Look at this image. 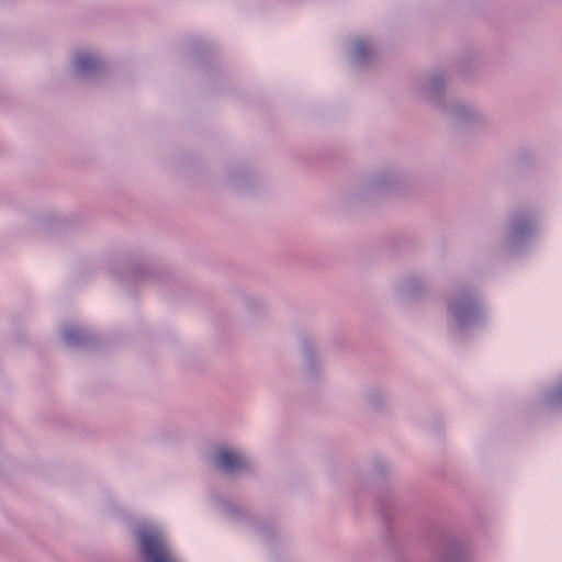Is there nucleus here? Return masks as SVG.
<instances>
[{
  "label": "nucleus",
  "instance_id": "10",
  "mask_svg": "<svg viewBox=\"0 0 562 562\" xmlns=\"http://www.w3.org/2000/svg\"><path fill=\"white\" fill-rule=\"evenodd\" d=\"M346 55L353 69L363 70L375 60L376 47L371 37L357 35L348 41Z\"/></svg>",
  "mask_w": 562,
  "mask_h": 562
},
{
  "label": "nucleus",
  "instance_id": "9",
  "mask_svg": "<svg viewBox=\"0 0 562 562\" xmlns=\"http://www.w3.org/2000/svg\"><path fill=\"white\" fill-rule=\"evenodd\" d=\"M538 218L529 212H519L509 221L505 243L510 249H520L537 232Z\"/></svg>",
  "mask_w": 562,
  "mask_h": 562
},
{
  "label": "nucleus",
  "instance_id": "16",
  "mask_svg": "<svg viewBox=\"0 0 562 562\" xmlns=\"http://www.w3.org/2000/svg\"><path fill=\"white\" fill-rule=\"evenodd\" d=\"M217 505L220 509L232 520L241 521V520H254V517L250 513L233 502L232 499L220 497L217 501Z\"/></svg>",
  "mask_w": 562,
  "mask_h": 562
},
{
  "label": "nucleus",
  "instance_id": "21",
  "mask_svg": "<svg viewBox=\"0 0 562 562\" xmlns=\"http://www.w3.org/2000/svg\"><path fill=\"white\" fill-rule=\"evenodd\" d=\"M257 528H258V532H259L262 537H265V538H267V539H269V538H271L272 536H274V535L277 533V531H278V528H277V526H276L274 524H261V522H260V524L257 526Z\"/></svg>",
  "mask_w": 562,
  "mask_h": 562
},
{
  "label": "nucleus",
  "instance_id": "2",
  "mask_svg": "<svg viewBox=\"0 0 562 562\" xmlns=\"http://www.w3.org/2000/svg\"><path fill=\"white\" fill-rule=\"evenodd\" d=\"M108 68L105 55L95 46L80 45L74 47L69 53V75L80 83H98L108 72Z\"/></svg>",
  "mask_w": 562,
  "mask_h": 562
},
{
  "label": "nucleus",
  "instance_id": "19",
  "mask_svg": "<svg viewBox=\"0 0 562 562\" xmlns=\"http://www.w3.org/2000/svg\"><path fill=\"white\" fill-rule=\"evenodd\" d=\"M544 404L549 407H562V380L544 394Z\"/></svg>",
  "mask_w": 562,
  "mask_h": 562
},
{
  "label": "nucleus",
  "instance_id": "20",
  "mask_svg": "<svg viewBox=\"0 0 562 562\" xmlns=\"http://www.w3.org/2000/svg\"><path fill=\"white\" fill-rule=\"evenodd\" d=\"M372 467H373V471L378 475H386L392 470L391 463L389 461H386L385 459H382V458L374 459Z\"/></svg>",
  "mask_w": 562,
  "mask_h": 562
},
{
  "label": "nucleus",
  "instance_id": "5",
  "mask_svg": "<svg viewBox=\"0 0 562 562\" xmlns=\"http://www.w3.org/2000/svg\"><path fill=\"white\" fill-rule=\"evenodd\" d=\"M440 115L458 130H479L490 122L484 109L469 99L452 98Z\"/></svg>",
  "mask_w": 562,
  "mask_h": 562
},
{
  "label": "nucleus",
  "instance_id": "6",
  "mask_svg": "<svg viewBox=\"0 0 562 562\" xmlns=\"http://www.w3.org/2000/svg\"><path fill=\"white\" fill-rule=\"evenodd\" d=\"M139 555L143 562H178L162 530L146 525L137 530Z\"/></svg>",
  "mask_w": 562,
  "mask_h": 562
},
{
  "label": "nucleus",
  "instance_id": "11",
  "mask_svg": "<svg viewBox=\"0 0 562 562\" xmlns=\"http://www.w3.org/2000/svg\"><path fill=\"white\" fill-rule=\"evenodd\" d=\"M223 181L235 191H247L260 183V175L248 164L228 165L223 170Z\"/></svg>",
  "mask_w": 562,
  "mask_h": 562
},
{
  "label": "nucleus",
  "instance_id": "22",
  "mask_svg": "<svg viewBox=\"0 0 562 562\" xmlns=\"http://www.w3.org/2000/svg\"><path fill=\"white\" fill-rule=\"evenodd\" d=\"M398 562H429V561H420V560H413V559H402Z\"/></svg>",
  "mask_w": 562,
  "mask_h": 562
},
{
  "label": "nucleus",
  "instance_id": "3",
  "mask_svg": "<svg viewBox=\"0 0 562 562\" xmlns=\"http://www.w3.org/2000/svg\"><path fill=\"white\" fill-rule=\"evenodd\" d=\"M451 75L445 68H435L417 79L412 87L419 101L435 109L439 114L452 98L448 95Z\"/></svg>",
  "mask_w": 562,
  "mask_h": 562
},
{
  "label": "nucleus",
  "instance_id": "4",
  "mask_svg": "<svg viewBox=\"0 0 562 562\" xmlns=\"http://www.w3.org/2000/svg\"><path fill=\"white\" fill-rule=\"evenodd\" d=\"M412 182L409 175L398 167H384L372 172L360 186L358 196L370 201L401 192Z\"/></svg>",
  "mask_w": 562,
  "mask_h": 562
},
{
  "label": "nucleus",
  "instance_id": "1",
  "mask_svg": "<svg viewBox=\"0 0 562 562\" xmlns=\"http://www.w3.org/2000/svg\"><path fill=\"white\" fill-rule=\"evenodd\" d=\"M447 312L452 326L460 333H467L486 322L482 293L471 283L459 284L453 289L448 299Z\"/></svg>",
  "mask_w": 562,
  "mask_h": 562
},
{
  "label": "nucleus",
  "instance_id": "8",
  "mask_svg": "<svg viewBox=\"0 0 562 562\" xmlns=\"http://www.w3.org/2000/svg\"><path fill=\"white\" fill-rule=\"evenodd\" d=\"M299 347L303 382L306 385L322 383L325 376V368L319 355L317 340L308 334H303L299 338Z\"/></svg>",
  "mask_w": 562,
  "mask_h": 562
},
{
  "label": "nucleus",
  "instance_id": "14",
  "mask_svg": "<svg viewBox=\"0 0 562 562\" xmlns=\"http://www.w3.org/2000/svg\"><path fill=\"white\" fill-rule=\"evenodd\" d=\"M64 344L72 349L89 348L94 342V336L87 328L79 325H65L60 330Z\"/></svg>",
  "mask_w": 562,
  "mask_h": 562
},
{
  "label": "nucleus",
  "instance_id": "12",
  "mask_svg": "<svg viewBox=\"0 0 562 562\" xmlns=\"http://www.w3.org/2000/svg\"><path fill=\"white\" fill-rule=\"evenodd\" d=\"M430 286L429 278L423 272H411L402 277L394 284V295L403 301L422 299Z\"/></svg>",
  "mask_w": 562,
  "mask_h": 562
},
{
  "label": "nucleus",
  "instance_id": "15",
  "mask_svg": "<svg viewBox=\"0 0 562 562\" xmlns=\"http://www.w3.org/2000/svg\"><path fill=\"white\" fill-rule=\"evenodd\" d=\"M362 396L366 404L376 412H384L390 406V395L387 391L379 384L367 386Z\"/></svg>",
  "mask_w": 562,
  "mask_h": 562
},
{
  "label": "nucleus",
  "instance_id": "13",
  "mask_svg": "<svg viewBox=\"0 0 562 562\" xmlns=\"http://www.w3.org/2000/svg\"><path fill=\"white\" fill-rule=\"evenodd\" d=\"M471 548L469 542L459 536H448L440 544L437 560L429 562H470Z\"/></svg>",
  "mask_w": 562,
  "mask_h": 562
},
{
  "label": "nucleus",
  "instance_id": "7",
  "mask_svg": "<svg viewBox=\"0 0 562 562\" xmlns=\"http://www.w3.org/2000/svg\"><path fill=\"white\" fill-rule=\"evenodd\" d=\"M212 463L217 471L229 477H237L254 471L249 456L239 447L228 445H218L214 448Z\"/></svg>",
  "mask_w": 562,
  "mask_h": 562
},
{
  "label": "nucleus",
  "instance_id": "17",
  "mask_svg": "<svg viewBox=\"0 0 562 562\" xmlns=\"http://www.w3.org/2000/svg\"><path fill=\"white\" fill-rule=\"evenodd\" d=\"M265 313L266 303L263 300L254 295H247L244 297V314L249 322L255 321L256 318L262 316Z\"/></svg>",
  "mask_w": 562,
  "mask_h": 562
},
{
  "label": "nucleus",
  "instance_id": "18",
  "mask_svg": "<svg viewBox=\"0 0 562 562\" xmlns=\"http://www.w3.org/2000/svg\"><path fill=\"white\" fill-rule=\"evenodd\" d=\"M482 64V57L479 53L470 52L464 54L458 61L459 70L463 75H468L471 68H477Z\"/></svg>",
  "mask_w": 562,
  "mask_h": 562
}]
</instances>
